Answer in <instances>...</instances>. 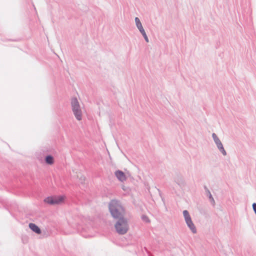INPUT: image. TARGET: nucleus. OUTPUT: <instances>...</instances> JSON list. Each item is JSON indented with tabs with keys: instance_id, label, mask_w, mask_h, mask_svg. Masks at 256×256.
<instances>
[{
	"instance_id": "f8f14e48",
	"label": "nucleus",
	"mask_w": 256,
	"mask_h": 256,
	"mask_svg": "<svg viewBox=\"0 0 256 256\" xmlns=\"http://www.w3.org/2000/svg\"><path fill=\"white\" fill-rule=\"evenodd\" d=\"M140 32L142 33V34L144 36V37L145 40H146V42H148V36H147L146 34V33L144 30H142V31H141Z\"/></svg>"
},
{
	"instance_id": "39448f33",
	"label": "nucleus",
	"mask_w": 256,
	"mask_h": 256,
	"mask_svg": "<svg viewBox=\"0 0 256 256\" xmlns=\"http://www.w3.org/2000/svg\"><path fill=\"white\" fill-rule=\"evenodd\" d=\"M212 137L218 148L220 149V150L222 152L224 156L226 155V152L224 150V148L222 146V142H220L218 138L217 137L216 135L215 134H213Z\"/></svg>"
},
{
	"instance_id": "ddd939ff",
	"label": "nucleus",
	"mask_w": 256,
	"mask_h": 256,
	"mask_svg": "<svg viewBox=\"0 0 256 256\" xmlns=\"http://www.w3.org/2000/svg\"><path fill=\"white\" fill-rule=\"evenodd\" d=\"M142 219L143 221L144 222H145L148 223L150 222V219L146 216H142Z\"/></svg>"
},
{
	"instance_id": "6e6552de",
	"label": "nucleus",
	"mask_w": 256,
	"mask_h": 256,
	"mask_svg": "<svg viewBox=\"0 0 256 256\" xmlns=\"http://www.w3.org/2000/svg\"><path fill=\"white\" fill-rule=\"evenodd\" d=\"M30 228L34 232L38 234H40L41 233V230L40 228L34 224L30 223L29 224Z\"/></svg>"
},
{
	"instance_id": "423d86ee",
	"label": "nucleus",
	"mask_w": 256,
	"mask_h": 256,
	"mask_svg": "<svg viewBox=\"0 0 256 256\" xmlns=\"http://www.w3.org/2000/svg\"><path fill=\"white\" fill-rule=\"evenodd\" d=\"M114 174L118 180L120 182H123L126 180V176L123 172L118 170L115 172Z\"/></svg>"
},
{
	"instance_id": "9d476101",
	"label": "nucleus",
	"mask_w": 256,
	"mask_h": 256,
	"mask_svg": "<svg viewBox=\"0 0 256 256\" xmlns=\"http://www.w3.org/2000/svg\"><path fill=\"white\" fill-rule=\"evenodd\" d=\"M135 22L136 23V25L140 32L142 31V30H144L143 28V27L142 26V24L140 20L138 18H136Z\"/></svg>"
},
{
	"instance_id": "7ed1b4c3",
	"label": "nucleus",
	"mask_w": 256,
	"mask_h": 256,
	"mask_svg": "<svg viewBox=\"0 0 256 256\" xmlns=\"http://www.w3.org/2000/svg\"><path fill=\"white\" fill-rule=\"evenodd\" d=\"M116 232L120 234H124L127 232L128 224L126 218H120L115 224Z\"/></svg>"
},
{
	"instance_id": "f03ea898",
	"label": "nucleus",
	"mask_w": 256,
	"mask_h": 256,
	"mask_svg": "<svg viewBox=\"0 0 256 256\" xmlns=\"http://www.w3.org/2000/svg\"><path fill=\"white\" fill-rule=\"evenodd\" d=\"M66 197L64 196H53L44 198V202L49 204H60L64 203Z\"/></svg>"
},
{
	"instance_id": "1a4fd4ad",
	"label": "nucleus",
	"mask_w": 256,
	"mask_h": 256,
	"mask_svg": "<svg viewBox=\"0 0 256 256\" xmlns=\"http://www.w3.org/2000/svg\"><path fill=\"white\" fill-rule=\"evenodd\" d=\"M44 160L46 163L48 165H52L54 162V157L50 155L46 156L44 158Z\"/></svg>"
},
{
	"instance_id": "9b49d317",
	"label": "nucleus",
	"mask_w": 256,
	"mask_h": 256,
	"mask_svg": "<svg viewBox=\"0 0 256 256\" xmlns=\"http://www.w3.org/2000/svg\"><path fill=\"white\" fill-rule=\"evenodd\" d=\"M72 108L80 107L79 103L76 98H74L72 100Z\"/></svg>"
},
{
	"instance_id": "f257e3e1",
	"label": "nucleus",
	"mask_w": 256,
	"mask_h": 256,
	"mask_svg": "<svg viewBox=\"0 0 256 256\" xmlns=\"http://www.w3.org/2000/svg\"><path fill=\"white\" fill-rule=\"evenodd\" d=\"M109 210L114 218H124L126 214V210L122 208L120 204L116 200H112L109 204Z\"/></svg>"
},
{
	"instance_id": "20e7f679",
	"label": "nucleus",
	"mask_w": 256,
	"mask_h": 256,
	"mask_svg": "<svg viewBox=\"0 0 256 256\" xmlns=\"http://www.w3.org/2000/svg\"><path fill=\"white\" fill-rule=\"evenodd\" d=\"M183 214L185 218L186 222L188 227L194 233L196 232V228L194 227V226L191 220L188 212L185 210L183 212Z\"/></svg>"
},
{
	"instance_id": "0eeeda50",
	"label": "nucleus",
	"mask_w": 256,
	"mask_h": 256,
	"mask_svg": "<svg viewBox=\"0 0 256 256\" xmlns=\"http://www.w3.org/2000/svg\"><path fill=\"white\" fill-rule=\"evenodd\" d=\"M74 114L78 120H80L82 118V111L80 107L72 108Z\"/></svg>"
},
{
	"instance_id": "4468645a",
	"label": "nucleus",
	"mask_w": 256,
	"mask_h": 256,
	"mask_svg": "<svg viewBox=\"0 0 256 256\" xmlns=\"http://www.w3.org/2000/svg\"><path fill=\"white\" fill-rule=\"evenodd\" d=\"M252 207H253V209H254L255 213L256 214V203L253 204Z\"/></svg>"
},
{
	"instance_id": "2eb2a0df",
	"label": "nucleus",
	"mask_w": 256,
	"mask_h": 256,
	"mask_svg": "<svg viewBox=\"0 0 256 256\" xmlns=\"http://www.w3.org/2000/svg\"><path fill=\"white\" fill-rule=\"evenodd\" d=\"M80 180H82V181H84L85 177L84 176H81Z\"/></svg>"
}]
</instances>
